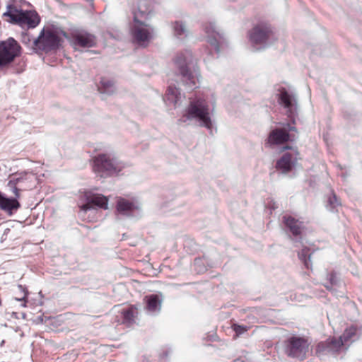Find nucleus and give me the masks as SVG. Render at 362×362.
Segmentation results:
<instances>
[{"label":"nucleus","instance_id":"f257e3e1","mask_svg":"<svg viewBox=\"0 0 362 362\" xmlns=\"http://www.w3.org/2000/svg\"><path fill=\"white\" fill-rule=\"evenodd\" d=\"M279 102L286 110V115L292 124L285 123L281 128L272 130L268 137V143L271 145L283 144L287 141H293L298 138V131L293 125L298 114L296 96L282 88L279 95Z\"/></svg>","mask_w":362,"mask_h":362},{"label":"nucleus","instance_id":"f03ea898","mask_svg":"<svg viewBox=\"0 0 362 362\" xmlns=\"http://www.w3.org/2000/svg\"><path fill=\"white\" fill-rule=\"evenodd\" d=\"M127 166V163L112 153H99L92 156V169L100 178L118 176Z\"/></svg>","mask_w":362,"mask_h":362},{"label":"nucleus","instance_id":"7ed1b4c3","mask_svg":"<svg viewBox=\"0 0 362 362\" xmlns=\"http://www.w3.org/2000/svg\"><path fill=\"white\" fill-rule=\"evenodd\" d=\"M213 111L214 108L210 111L206 100L196 98L190 100L185 114L180 121L186 122L187 120L195 119L199 122V126L211 130L213 124L211 114L213 113Z\"/></svg>","mask_w":362,"mask_h":362},{"label":"nucleus","instance_id":"20e7f679","mask_svg":"<svg viewBox=\"0 0 362 362\" xmlns=\"http://www.w3.org/2000/svg\"><path fill=\"white\" fill-rule=\"evenodd\" d=\"M149 11L147 4L141 2L139 11L134 12V25L131 26L130 30L133 41L139 45H146L151 38V28L143 21L150 18Z\"/></svg>","mask_w":362,"mask_h":362},{"label":"nucleus","instance_id":"39448f33","mask_svg":"<svg viewBox=\"0 0 362 362\" xmlns=\"http://www.w3.org/2000/svg\"><path fill=\"white\" fill-rule=\"evenodd\" d=\"M174 61L180 74L182 83L190 90L197 88L199 77L196 71H192L189 67L192 61V52L185 51L178 54Z\"/></svg>","mask_w":362,"mask_h":362},{"label":"nucleus","instance_id":"423d86ee","mask_svg":"<svg viewBox=\"0 0 362 362\" xmlns=\"http://www.w3.org/2000/svg\"><path fill=\"white\" fill-rule=\"evenodd\" d=\"M4 16L10 18V22L18 25L21 28H34L40 21L37 13L35 11H24L16 7L8 6Z\"/></svg>","mask_w":362,"mask_h":362},{"label":"nucleus","instance_id":"0eeeda50","mask_svg":"<svg viewBox=\"0 0 362 362\" xmlns=\"http://www.w3.org/2000/svg\"><path fill=\"white\" fill-rule=\"evenodd\" d=\"M249 39L255 49L259 50L272 45L276 37L270 26L258 25L250 31Z\"/></svg>","mask_w":362,"mask_h":362},{"label":"nucleus","instance_id":"6e6552de","mask_svg":"<svg viewBox=\"0 0 362 362\" xmlns=\"http://www.w3.org/2000/svg\"><path fill=\"white\" fill-rule=\"evenodd\" d=\"M21 47L13 37L0 42V70L6 68L21 55Z\"/></svg>","mask_w":362,"mask_h":362},{"label":"nucleus","instance_id":"1a4fd4ad","mask_svg":"<svg viewBox=\"0 0 362 362\" xmlns=\"http://www.w3.org/2000/svg\"><path fill=\"white\" fill-rule=\"evenodd\" d=\"M6 187L13 194L14 197H6L0 192V209L11 213L13 210L18 209L21 206L18 199L21 197V192L22 191L20 187L21 186L16 179H13V175H11Z\"/></svg>","mask_w":362,"mask_h":362},{"label":"nucleus","instance_id":"9d476101","mask_svg":"<svg viewBox=\"0 0 362 362\" xmlns=\"http://www.w3.org/2000/svg\"><path fill=\"white\" fill-rule=\"evenodd\" d=\"M309 344L308 341L303 337L293 336L286 341V354L298 360H303L306 357Z\"/></svg>","mask_w":362,"mask_h":362},{"label":"nucleus","instance_id":"9b49d317","mask_svg":"<svg viewBox=\"0 0 362 362\" xmlns=\"http://www.w3.org/2000/svg\"><path fill=\"white\" fill-rule=\"evenodd\" d=\"M61 38L51 30L43 29L37 38L35 39L33 43L38 49L45 52L55 50L60 46Z\"/></svg>","mask_w":362,"mask_h":362},{"label":"nucleus","instance_id":"f8f14e48","mask_svg":"<svg viewBox=\"0 0 362 362\" xmlns=\"http://www.w3.org/2000/svg\"><path fill=\"white\" fill-rule=\"evenodd\" d=\"M283 223L286 228V232L292 235L291 240L296 243H301L302 232L305 229L303 222L291 216H283Z\"/></svg>","mask_w":362,"mask_h":362},{"label":"nucleus","instance_id":"ddd939ff","mask_svg":"<svg viewBox=\"0 0 362 362\" xmlns=\"http://www.w3.org/2000/svg\"><path fill=\"white\" fill-rule=\"evenodd\" d=\"M207 42L214 47L217 54L220 53V46L224 42L223 33L217 30L215 23L209 22L204 26Z\"/></svg>","mask_w":362,"mask_h":362},{"label":"nucleus","instance_id":"4468645a","mask_svg":"<svg viewBox=\"0 0 362 362\" xmlns=\"http://www.w3.org/2000/svg\"><path fill=\"white\" fill-rule=\"evenodd\" d=\"M342 346H345L340 337L339 339H328L325 341L317 344V353H336L339 351Z\"/></svg>","mask_w":362,"mask_h":362},{"label":"nucleus","instance_id":"2eb2a0df","mask_svg":"<svg viewBox=\"0 0 362 362\" xmlns=\"http://www.w3.org/2000/svg\"><path fill=\"white\" fill-rule=\"evenodd\" d=\"M97 86L98 91L101 95L102 99L113 95L117 90L115 81L105 77L100 78Z\"/></svg>","mask_w":362,"mask_h":362},{"label":"nucleus","instance_id":"dca6fc26","mask_svg":"<svg viewBox=\"0 0 362 362\" xmlns=\"http://www.w3.org/2000/svg\"><path fill=\"white\" fill-rule=\"evenodd\" d=\"M297 158L291 153H285L276 161V168L282 173L290 172L296 164Z\"/></svg>","mask_w":362,"mask_h":362},{"label":"nucleus","instance_id":"f3484780","mask_svg":"<svg viewBox=\"0 0 362 362\" xmlns=\"http://www.w3.org/2000/svg\"><path fill=\"white\" fill-rule=\"evenodd\" d=\"M117 211L123 216H131L136 209L134 203L124 198H119L117 201Z\"/></svg>","mask_w":362,"mask_h":362},{"label":"nucleus","instance_id":"a211bd4d","mask_svg":"<svg viewBox=\"0 0 362 362\" xmlns=\"http://www.w3.org/2000/svg\"><path fill=\"white\" fill-rule=\"evenodd\" d=\"M73 43L76 47L85 48L89 47V35L83 30H76L72 33Z\"/></svg>","mask_w":362,"mask_h":362},{"label":"nucleus","instance_id":"6ab92c4d","mask_svg":"<svg viewBox=\"0 0 362 362\" xmlns=\"http://www.w3.org/2000/svg\"><path fill=\"white\" fill-rule=\"evenodd\" d=\"M181 98V93L176 87L169 86L164 97L167 105H177Z\"/></svg>","mask_w":362,"mask_h":362},{"label":"nucleus","instance_id":"aec40b11","mask_svg":"<svg viewBox=\"0 0 362 362\" xmlns=\"http://www.w3.org/2000/svg\"><path fill=\"white\" fill-rule=\"evenodd\" d=\"M108 198L103 194L92 192V211L96 209H107Z\"/></svg>","mask_w":362,"mask_h":362},{"label":"nucleus","instance_id":"412c9836","mask_svg":"<svg viewBox=\"0 0 362 362\" xmlns=\"http://www.w3.org/2000/svg\"><path fill=\"white\" fill-rule=\"evenodd\" d=\"M173 35L180 40H183L189 35V30L182 21H175L172 23Z\"/></svg>","mask_w":362,"mask_h":362},{"label":"nucleus","instance_id":"4be33fe9","mask_svg":"<svg viewBox=\"0 0 362 362\" xmlns=\"http://www.w3.org/2000/svg\"><path fill=\"white\" fill-rule=\"evenodd\" d=\"M161 308V300L157 295H150L146 297V309L151 313L159 312Z\"/></svg>","mask_w":362,"mask_h":362},{"label":"nucleus","instance_id":"5701e85b","mask_svg":"<svg viewBox=\"0 0 362 362\" xmlns=\"http://www.w3.org/2000/svg\"><path fill=\"white\" fill-rule=\"evenodd\" d=\"M12 175L13 179H16L19 185H21V187H20V189L21 191L26 190L31 187V185H30L29 182L32 175L26 173H16Z\"/></svg>","mask_w":362,"mask_h":362},{"label":"nucleus","instance_id":"b1692460","mask_svg":"<svg viewBox=\"0 0 362 362\" xmlns=\"http://www.w3.org/2000/svg\"><path fill=\"white\" fill-rule=\"evenodd\" d=\"M356 335L357 328L354 326H351L344 330V333L341 334V336H340V339L345 345H347L355 341V339L357 338Z\"/></svg>","mask_w":362,"mask_h":362},{"label":"nucleus","instance_id":"393cba45","mask_svg":"<svg viewBox=\"0 0 362 362\" xmlns=\"http://www.w3.org/2000/svg\"><path fill=\"white\" fill-rule=\"evenodd\" d=\"M313 252H310V249L308 247H303L301 250L298 252V256L299 259L304 264L307 269H310L312 267L310 261Z\"/></svg>","mask_w":362,"mask_h":362},{"label":"nucleus","instance_id":"a878e982","mask_svg":"<svg viewBox=\"0 0 362 362\" xmlns=\"http://www.w3.org/2000/svg\"><path fill=\"white\" fill-rule=\"evenodd\" d=\"M329 283L325 284V288L332 293H335L337 288H339L341 284L339 278L337 276L335 272H332L327 275Z\"/></svg>","mask_w":362,"mask_h":362},{"label":"nucleus","instance_id":"bb28decb","mask_svg":"<svg viewBox=\"0 0 362 362\" xmlns=\"http://www.w3.org/2000/svg\"><path fill=\"white\" fill-rule=\"evenodd\" d=\"M341 206V202L333 192L327 198L326 207L330 211L334 212L338 211V207Z\"/></svg>","mask_w":362,"mask_h":362},{"label":"nucleus","instance_id":"cd10ccee","mask_svg":"<svg viewBox=\"0 0 362 362\" xmlns=\"http://www.w3.org/2000/svg\"><path fill=\"white\" fill-rule=\"evenodd\" d=\"M122 314L124 322L131 324L134 322V311L132 309L124 310Z\"/></svg>","mask_w":362,"mask_h":362},{"label":"nucleus","instance_id":"c85d7f7f","mask_svg":"<svg viewBox=\"0 0 362 362\" xmlns=\"http://www.w3.org/2000/svg\"><path fill=\"white\" fill-rule=\"evenodd\" d=\"M18 289L22 293V295L20 296L19 297L15 298V300H16L18 301H24V303L21 305H22V307H26V298H27V295H28V291L21 285L18 286Z\"/></svg>","mask_w":362,"mask_h":362},{"label":"nucleus","instance_id":"c756f323","mask_svg":"<svg viewBox=\"0 0 362 362\" xmlns=\"http://www.w3.org/2000/svg\"><path fill=\"white\" fill-rule=\"evenodd\" d=\"M83 197H86V203L81 204L80 207L81 210H83V211H86L90 209V195L89 194L88 192H86L83 194Z\"/></svg>","mask_w":362,"mask_h":362},{"label":"nucleus","instance_id":"7c9ffc66","mask_svg":"<svg viewBox=\"0 0 362 362\" xmlns=\"http://www.w3.org/2000/svg\"><path fill=\"white\" fill-rule=\"evenodd\" d=\"M233 329L237 335L242 334L247 330V328L246 326L239 325L237 324H234L233 325Z\"/></svg>","mask_w":362,"mask_h":362},{"label":"nucleus","instance_id":"2f4dec72","mask_svg":"<svg viewBox=\"0 0 362 362\" xmlns=\"http://www.w3.org/2000/svg\"><path fill=\"white\" fill-rule=\"evenodd\" d=\"M141 2H142L143 4H147L148 7H149V8H150V11H149V15H151V12H152L151 0H139V2H138V8L139 7V4H140Z\"/></svg>","mask_w":362,"mask_h":362},{"label":"nucleus","instance_id":"473e14b6","mask_svg":"<svg viewBox=\"0 0 362 362\" xmlns=\"http://www.w3.org/2000/svg\"><path fill=\"white\" fill-rule=\"evenodd\" d=\"M110 35L113 37V38H115L117 40H119L121 38V35L120 34H117L116 36H113L112 33H110Z\"/></svg>","mask_w":362,"mask_h":362},{"label":"nucleus","instance_id":"72a5a7b5","mask_svg":"<svg viewBox=\"0 0 362 362\" xmlns=\"http://www.w3.org/2000/svg\"><path fill=\"white\" fill-rule=\"evenodd\" d=\"M290 148H291L289 146H288V145H286V146H284L283 147V149H284V150H286V149H290Z\"/></svg>","mask_w":362,"mask_h":362},{"label":"nucleus","instance_id":"f704fd0d","mask_svg":"<svg viewBox=\"0 0 362 362\" xmlns=\"http://www.w3.org/2000/svg\"><path fill=\"white\" fill-rule=\"evenodd\" d=\"M199 262H200V260L197 259H195V260H194L195 264H198Z\"/></svg>","mask_w":362,"mask_h":362},{"label":"nucleus","instance_id":"c9c22d12","mask_svg":"<svg viewBox=\"0 0 362 362\" xmlns=\"http://www.w3.org/2000/svg\"><path fill=\"white\" fill-rule=\"evenodd\" d=\"M91 43H92V47L94 46V42H93V36L92 35V41H91Z\"/></svg>","mask_w":362,"mask_h":362},{"label":"nucleus","instance_id":"e433bc0d","mask_svg":"<svg viewBox=\"0 0 362 362\" xmlns=\"http://www.w3.org/2000/svg\"><path fill=\"white\" fill-rule=\"evenodd\" d=\"M63 35H64V36H65V37H66V33H63Z\"/></svg>","mask_w":362,"mask_h":362}]
</instances>
